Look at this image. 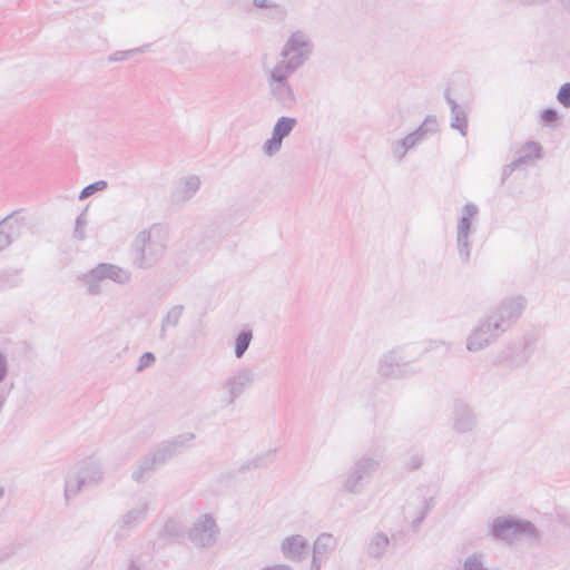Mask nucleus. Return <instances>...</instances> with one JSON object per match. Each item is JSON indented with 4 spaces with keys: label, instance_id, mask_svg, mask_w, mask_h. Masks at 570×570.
I'll use <instances>...</instances> for the list:
<instances>
[{
    "label": "nucleus",
    "instance_id": "obj_1",
    "mask_svg": "<svg viewBox=\"0 0 570 570\" xmlns=\"http://www.w3.org/2000/svg\"><path fill=\"white\" fill-rule=\"evenodd\" d=\"M169 244V228L161 223H155L139 230L131 243L134 250V265L139 269H149L156 266L167 252Z\"/></svg>",
    "mask_w": 570,
    "mask_h": 570
},
{
    "label": "nucleus",
    "instance_id": "obj_2",
    "mask_svg": "<svg viewBox=\"0 0 570 570\" xmlns=\"http://www.w3.org/2000/svg\"><path fill=\"white\" fill-rule=\"evenodd\" d=\"M411 345L396 346L383 353L376 365V372L384 380H397L421 372L414 360L407 358Z\"/></svg>",
    "mask_w": 570,
    "mask_h": 570
},
{
    "label": "nucleus",
    "instance_id": "obj_3",
    "mask_svg": "<svg viewBox=\"0 0 570 570\" xmlns=\"http://www.w3.org/2000/svg\"><path fill=\"white\" fill-rule=\"evenodd\" d=\"M86 293L90 296H98L102 293V282L110 281L117 285H127L131 282V272L121 266L110 263H99L89 272L78 276Z\"/></svg>",
    "mask_w": 570,
    "mask_h": 570
},
{
    "label": "nucleus",
    "instance_id": "obj_4",
    "mask_svg": "<svg viewBox=\"0 0 570 570\" xmlns=\"http://www.w3.org/2000/svg\"><path fill=\"white\" fill-rule=\"evenodd\" d=\"M312 51L313 43L309 37L304 31L297 30L284 43L281 51L283 59L276 66L295 72L308 60Z\"/></svg>",
    "mask_w": 570,
    "mask_h": 570
},
{
    "label": "nucleus",
    "instance_id": "obj_5",
    "mask_svg": "<svg viewBox=\"0 0 570 570\" xmlns=\"http://www.w3.org/2000/svg\"><path fill=\"white\" fill-rule=\"evenodd\" d=\"M494 539L512 542L521 538H535L537 531L534 525L524 520L514 519L512 517H498L490 527L489 532Z\"/></svg>",
    "mask_w": 570,
    "mask_h": 570
},
{
    "label": "nucleus",
    "instance_id": "obj_6",
    "mask_svg": "<svg viewBox=\"0 0 570 570\" xmlns=\"http://www.w3.org/2000/svg\"><path fill=\"white\" fill-rule=\"evenodd\" d=\"M292 73L294 72L276 65L265 70L269 94L284 107H292L296 102L294 90L288 81Z\"/></svg>",
    "mask_w": 570,
    "mask_h": 570
},
{
    "label": "nucleus",
    "instance_id": "obj_7",
    "mask_svg": "<svg viewBox=\"0 0 570 570\" xmlns=\"http://www.w3.org/2000/svg\"><path fill=\"white\" fill-rule=\"evenodd\" d=\"M527 298L523 295H512L504 297L498 305H495L488 316L500 325V328L505 332L507 328L515 323L527 307Z\"/></svg>",
    "mask_w": 570,
    "mask_h": 570
},
{
    "label": "nucleus",
    "instance_id": "obj_8",
    "mask_svg": "<svg viewBox=\"0 0 570 570\" xmlns=\"http://www.w3.org/2000/svg\"><path fill=\"white\" fill-rule=\"evenodd\" d=\"M502 333L504 332L500 325L487 315L466 336L465 348L471 353H479L494 343Z\"/></svg>",
    "mask_w": 570,
    "mask_h": 570
},
{
    "label": "nucleus",
    "instance_id": "obj_9",
    "mask_svg": "<svg viewBox=\"0 0 570 570\" xmlns=\"http://www.w3.org/2000/svg\"><path fill=\"white\" fill-rule=\"evenodd\" d=\"M219 528L214 517L209 513L198 515L193 522L188 538L196 548L209 549L218 538Z\"/></svg>",
    "mask_w": 570,
    "mask_h": 570
},
{
    "label": "nucleus",
    "instance_id": "obj_10",
    "mask_svg": "<svg viewBox=\"0 0 570 570\" xmlns=\"http://www.w3.org/2000/svg\"><path fill=\"white\" fill-rule=\"evenodd\" d=\"M479 208L473 203L462 207L461 217L456 225V246L460 259L466 264L471 256L472 220L478 216Z\"/></svg>",
    "mask_w": 570,
    "mask_h": 570
},
{
    "label": "nucleus",
    "instance_id": "obj_11",
    "mask_svg": "<svg viewBox=\"0 0 570 570\" xmlns=\"http://www.w3.org/2000/svg\"><path fill=\"white\" fill-rule=\"evenodd\" d=\"M255 381L256 374L250 367H242L234 372L223 384L228 402L234 403L254 385Z\"/></svg>",
    "mask_w": 570,
    "mask_h": 570
},
{
    "label": "nucleus",
    "instance_id": "obj_12",
    "mask_svg": "<svg viewBox=\"0 0 570 570\" xmlns=\"http://www.w3.org/2000/svg\"><path fill=\"white\" fill-rule=\"evenodd\" d=\"M149 510V503L146 501H141L137 503L135 507L130 508L125 513H122L112 525L116 537H124L134 529H136L140 523H142L146 520Z\"/></svg>",
    "mask_w": 570,
    "mask_h": 570
},
{
    "label": "nucleus",
    "instance_id": "obj_13",
    "mask_svg": "<svg viewBox=\"0 0 570 570\" xmlns=\"http://www.w3.org/2000/svg\"><path fill=\"white\" fill-rule=\"evenodd\" d=\"M296 125L297 119L294 117H279L273 127L271 138L263 144V153L268 157L276 155L282 149L283 139L289 136Z\"/></svg>",
    "mask_w": 570,
    "mask_h": 570
},
{
    "label": "nucleus",
    "instance_id": "obj_14",
    "mask_svg": "<svg viewBox=\"0 0 570 570\" xmlns=\"http://www.w3.org/2000/svg\"><path fill=\"white\" fill-rule=\"evenodd\" d=\"M309 549L308 540L302 534H289L279 543V551L284 559L292 562L303 561Z\"/></svg>",
    "mask_w": 570,
    "mask_h": 570
},
{
    "label": "nucleus",
    "instance_id": "obj_15",
    "mask_svg": "<svg viewBox=\"0 0 570 570\" xmlns=\"http://www.w3.org/2000/svg\"><path fill=\"white\" fill-rule=\"evenodd\" d=\"M167 462L164 454L157 448L155 451L149 452L142 456L135 470L131 473V479L137 482H144L153 471L164 465Z\"/></svg>",
    "mask_w": 570,
    "mask_h": 570
},
{
    "label": "nucleus",
    "instance_id": "obj_16",
    "mask_svg": "<svg viewBox=\"0 0 570 570\" xmlns=\"http://www.w3.org/2000/svg\"><path fill=\"white\" fill-rule=\"evenodd\" d=\"M476 426V420L470 406L462 401L453 402V429L458 433H470Z\"/></svg>",
    "mask_w": 570,
    "mask_h": 570
},
{
    "label": "nucleus",
    "instance_id": "obj_17",
    "mask_svg": "<svg viewBox=\"0 0 570 570\" xmlns=\"http://www.w3.org/2000/svg\"><path fill=\"white\" fill-rule=\"evenodd\" d=\"M200 187V179L196 175H190L187 177L181 178L173 194H171V202L176 205H184L187 202H189L199 190Z\"/></svg>",
    "mask_w": 570,
    "mask_h": 570
},
{
    "label": "nucleus",
    "instance_id": "obj_18",
    "mask_svg": "<svg viewBox=\"0 0 570 570\" xmlns=\"http://www.w3.org/2000/svg\"><path fill=\"white\" fill-rule=\"evenodd\" d=\"M338 540L332 533L323 532L313 542L312 560L324 563L334 553Z\"/></svg>",
    "mask_w": 570,
    "mask_h": 570
},
{
    "label": "nucleus",
    "instance_id": "obj_19",
    "mask_svg": "<svg viewBox=\"0 0 570 570\" xmlns=\"http://www.w3.org/2000/svg\"><path fill=\"white\" fill-rule=\"evenodd\" d=\"M185 306L176 304L167 308L164 313L159 325V338L166 341L170 331L175 330L184 315Z\"/></svg>",
    "mask_w": 570,
    "mask_h": 570
},
{
    "label": "nucleus",
    "instance_id": "obj_20",
    "mask_svg": "<svg viewBox=\"0 0 570 570\" xmlns=\"http://www.w3.org/2000/svg\"><path fill=\"white\" fill-rule=\"evenodd\" d=\"M381 463L382 459L380 456L363 454L353 462L351 470L368 482L372 475L381 468Z\"/></svg>",
    "mask_w": 570,
    "mask_h": 570
},
{
    "label": "nucleus",
    "instance_id": "obj_21",
    "mask_svg": "<svg viewBox=\"0 0 570 570\" xmlns=\"http://www.w3.org/2000/svg\"><path fill=\"white\" fill-rule=\"evenodd\" d=\"M390 538L385 532L372 533L365 544V553L370 559L381 560L387 552Z\"/></svg>",
    "mask_w": 570,
    "mask_h": 570
},
{
    "label": "nucleus",
    "instance_id": "obj_22",
    "mask_svg": "<svg viewBox=\"0 0 570 570\" xmlns=\"http://www.w3.org/2000/svg\"><path fill=\"white\" fill-rule=\"evenodd\" d=\"M195 439L191 432L183 433L174 438L171 441L160 445L158 449L164 454L165 459L169 461L177 455L183 449L188 446Z\"/></svg>",
    "mask_w": 570,
    "mask_h": 570
},
{
    "label": "nucleus",
    "instance_id": "obj_23",
    "mask_svg": "<svg viewBox=\"0 0 570 570\" xmlns=\"http://www.w3.org/2000/svg\"><path fill=\"white\" fill-rule=\"evenodd\" d=\"M77 473L80 479L83 480V483L87 488L99 484L104 478V471L100 464L96 462L83 463Z\"/></svg>",
    "mask_w": 570,
    "mask_h": 570
},
{
    "label": "nucleus",
    "instance_id": "obj_24",
    "mask_svg": "<svg viewBox=\"0 0 570 570\" xmlns=\"http://www.w3.org/2000/svg\"><path fill=\"white\" fill-rule=\"evenodd\" d=\"M276 450L271 449L257 453L252 459L245 461L240 466L239 471L245 472L249 470L264 469L267 468L275 459Z\"/></svg>",
    "mask_w": 570,
    "mask_h": 570
},
{
    "label": "nucleus",
    "instance_id": "obj_25",
    "mask_svg": "<svg viewBox=\"0 0 570 570\" xmlns=\"http://www.w3.org/2000/svg\"><path fill=\"white\" fill-rule=\"evenodd\" d=\"M367 483L368 482L350 469L341 482V491L345 494L358 495L364 491Z\"/></svg>",
    "mask_w": 570,
    "mask_h": 570
},
{
    "label": "nucleus",
    "instance_id": "obj_26",
    "mask_svg": "<svg viewBox=\"0 0 570 570\" xmlns=\"http://www.w3.org/2000/svg\"><path fill=\"white\" fill-rule=\"evenodd\" d=\"M0 227L4 232V235L8 236L7 240L11 244L21 236L23 222L12 214L0 222Z\"/></svg>",
    "mask_w": 570,
    "mask_h": 570
},
{
    "label": "nucleus",
    "instance_id": "obj_27",
    "mask_svg": "<svg viewBox=\"0 0 570 570\" xmlns=\"http://www.w3.org/2000/svg\"><path fill=\"white\" fill-rule=\"evenodd\" d=\"M540 158L541 147L534 141H528L517 151L514 160L521 167Z\"/></svg>",
    "mask_w": 570,
    "mask_h": 570
},
{
    "label": "nucleus",
    "instance_id": "obj_28",
    "mask_svg": "<svg viewBox=\"0 0 570 570\" xmlns=\"http://www.w3.org/2000/svg\"><path fill=\"white\" fill-rule=\"evenodd\" d=\"M416 146V142L413 140L410 134H407L403 138L394 139L391 141V155L396 161H402L405 158L407 151L415 148Z\"/></svg>",
    "mask_w": 570,
    "mask_h": 570
},
{
    "label": "nucleus",
    "instance_id": "obj_29",
    "mask_svg": "<svg viewBox=\"0 0 570 570\" xmlns=\"http://www.w3.org/2000/svg\"><path fill=\"white\" fill-rule=\"evenodd\" d=\"M448 102L452 114L451 127L458 129L462 136H466L468 120L465 110L450 97H448Z\"/></svg>",
    "mask_w": 570,
    "mask_h": 570
},
{
    "label": "nucleus",
    "instance_id": "obj_30",
    "mask_svg": "<svg viewBox=\"0 0 570 570\" xmlns=\"http://www.w3.org/2000/svg\"><path fill=\"white\" fill-rule=\"evenodd\" d=\"M438 129L436 118L433 116H428L421 126H419L413 131L409 132L413 140L419 145L423 141L429 134L435 132Z\"/></svg>",
    "mask_w": 570,
    "mask_h": 570
},
{
    "label": "nucleus",
    "instance_id": "obj_31",
    "mask_svg": "<svg viewBox=\"0 0 570 570\" xmlns=\"http://www.w3.org/2000/svg\"><path fill=\"white\" fill-rule=\"evenodd\" d=\"M253 341L252 330H242L235 337L234 355L236 358H242L248 350Z\"/></svg>",
    "mask_w": 570,
    "mask_h": 570
},
{
    "label": "nucleus",
    "instance_id": "obj_32",
    "mask_svg": "<svg viewBox=\"0 0 570 570\" xmlns=\"http://www.w3.org/2000/svg\"><path fill=\"white\" fill-rule=\"evenodd\" d=\"M83 488H87L83 480L80 479L77 472L70 473L65 483V498L67 501L76 498Z\"/></svg>",
    "mask_w": 570,
    "mask_h": 570
},
{
    "label": "nucleus",
    "instance_id": "obj_33",
    "mask_svg": "<svg viewBox=\"0 0 570 570\" xmlns=\"http://www.w3.org/2000/svg\"><path fill=\"white\" fill-rule=\"evenodd\" d=\"M424 462V455L422 453L415 452L410 454L404 461V468L406 471L412 472L419 470Z\"/></svg>",
    "mask_w": 570,
    "mask_h": 570
},
{
    "label": "nucleus",
    "instance_id": "obj_34",
    "mask_svg": "<svg viewBox=\"0 0 570 570\" xmlns=\"http://www.w3.org/2000/svg\"><path fill=\"white\" fill-rule=\"evenodd\" d=\"M106 188H107V181L97 180L92 184H89L80 191L79 199H81V200L86 199L87 197L91 196L96 191L104 190Z\"/></svg>",
    "mask_w": 570,
    "mask_h": 570
},
{
    "label": "nucleus",
    "instance_id": "obj_35",
    "mask_svg": "<svg viewBox=\"0 0 570 570\" xmlns=\"http://www.w3.org/2000/svg\"><path fill=\"white\" fill-rule=\"evenodd\" d=\"M557 100L564 108H570V82H566L559 88Z\"/></svg>",
    "mask_w": 570,
    "mask_h": 570
},
{
    "label": "nucleus",
    "instance_id": "obj_36",
    "mask_svg": "<svg viewBox=\"0 0 570 570\" xmlns=\"http://www.w3.org/2000/svg\"><path fill=\"white\" fill-rule=\"evenodd\" d=\"M441 347H444L446 351H449L451 348V343L444 340H429L425 346L421 350L420 354L439 350Z\"/></svg>",
    "mask_w": 570,
    "mask_h": 570
},
{
    "label": "nucleus",
    "instance_id": "obj_37",
    "mask_svg": "<svg viewBox=\"0 0 570 570\" xmlns=\"http://www.w3.org/2000/svg\"><path fill=\"white\" fill-rule=\"evenodd\" d=\"M87 225V216L85 213L80 214L75 224V230L73 235L77 239H83L85 238V227Z\"/></svg>",
    "mask_w": 570,
    "mask_h": 570
},
{
    "label": "nucleus",
    "instance_id": "obj_38",
    "mask_svg": "<svg viewBox=\"0 0 570 570\" xmlns=\"http://www.w3.org/2000/svg\"><path fill=\"white\" fill-rule=\"evenodd\" d=\"M155 362V355L150 352H145L140 358L139 364L137 366V371L140 372L144 368L150 366Z\"/></svg>",
    "mask_w": 570,
    "mask_h": 570
},
{
    "label": "nucleus",
    "instance_id": "obj_39",
    "mask_svg": "<svg viewBox=\"0 0 570 570\" xmlns=\"http://www.w3.org/2000/svg\"><path fill=\"white\" fill-rule=\"evenodd\" d=\"M9 374V364L7 356L0 351V384L7 379Z\"/></svg>",
    "mask_w": 570,
    "mask_h": 570
},
{
    "label": "nucleus",
    "instance_id": "obj_40",
    "mask_svg": "<svg viewBox=\"0 0 570 570\" xmlns=\"http://www.w3.org/2000/svg\"><path fill=\"white\" fill-rule=\"evenodd\" d=\"M541 119L546 124L554 122L558 119V112L552 108H548L542 111Z\"/></svg>",
    "mask_w": 570,
    "mask_h": 570
},
{
    "label": "nucleus",
    "instance_id": "obj_41",
    "mask_svg": "<svg viewBox=\"0 0 570 570\" xmlns=\"http://www.w3.org/2000/svg\"><path fill=\"white\" fill-rule=\"evenodd\" d=\"M520 166L517 164L515 160H513L512 163L505 165L503 168H502V183L514 171L519 168Z\"/></svg>",
    "mask_w": 570,
    "mask_h": 570
},
{
    "label": "nucleus",
    "instance_id": "obj_42",
    "mask_svg": "<svg viewBox=\"0 0 570 570\" xmlns=\"http://www.w3.org/2000/svg\"><path fill=\"white\" fill-rule=\"evenodd\" d=\"M140 51V49L129 50V51H122V52H116L110 57L111 61H119L125 59L128 55Z\"/></svg>",
    "mask_w": 570,
    "mask_h": 570
},
{
    "label": "nucleus",
    "instance_id": "obj_43",
    "mask_svg": "<svg viewBox=\"0 0 570 570\" xmlns=\"http://www.w3.org/2000/svg\"><path fill=\"white\" fill-rule=\"evenodd\" d=\"M254 6L257 8H271L272 2L269 0H253Z\"/></svg>",
    "mask_w": 570,
    "mask_h": 570
},
{
    "label": "nucleus",
    "instance_id": "obj_44",
    "mask_svg": "<svg viewBox=\"0 0 570 570\" xmlns=\"http://www.w3.org/2000/svg\"><path fill=\"white\" fill-rule=\"evenodd\" d=\"M561 8L568 13L570 14V0H558Z\"/></svg>",
    "mask_w": 570,
    "mask_h": 570
},
{
    "label": "nucleus",
    "instance_id": "obj_45",
    "mask_svg": "<svg viewBox=\"0 0 570 570\" xmlns=\"http://www.w3.org/2000/svg\"><path fill=\"white\" fill-rule=\"evenodd\" d=\"M322 566H323L322 562H317V561L312 560V562H311V570H321Z\"/></svg>",
    "mask_w": 570,
    "mask_h": 570
},
{
    "label": "nucleus",
    "instance_id": "obj_46",
    "mask_svg": "<svg viewBox=\"0 0 570 570\" xmlns=\"http://www.w3.org/2000/svg\"><path fill=\"white\" fill-rule=\"evenodd\" d=\"M129 570H138V568L135 566V563H131Z\"/></svg>",
    "mask_w": 570,
    "mask_h": 570
},
{
    "label": "nucleus",
    "instance_id": "obj_47",
    "mask_svg": "<svg viewBox=\"0 0 570 570\" xmlns=\"http://www.w3.org/2000/svg\"><path fill=\"white\" fill-rule=\"evenodd\" d=\"M4 495V490L2 488H0V499H2Z\"/></svg>",
    "mask_w": 570,
    "mask_h": 570
}]
</instances>
